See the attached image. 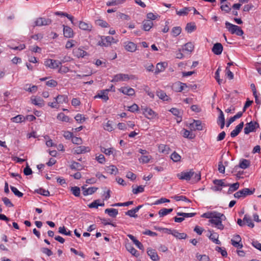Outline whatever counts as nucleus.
<instances>
[{
  "mask_svg": "<svg viewBox=\"0 0 261 261\" xmlns=\"http://www.w3.org/2000/svg\"><path fill=\"white\" fill-rule=\"evenodd\" d=\"M225 24L226 28L231 34H236L239 36H241L244 34L243 31L240 27L233 24L228 21H226Z\"/></svg>",
  "mask_w": 261,
  "mask_h": 261,
  "instance_id": "f257e3e1",
  "label": "nucleus"
},
{
  "mask_svg": "<svg viewBox=\"0 0 261 261\" xmlns=\"http://www.w3.org/2000/svg\"><path fill=\"white\" fill-rule=\"evenodd\" d=\"M135 79V76L134 75H128L124 73H118L115 75L113 79L111 80V82L115 83L120 81H127L130 79L134 80Z\"/></svg>",
  "mask_w": 261,
  "mask_h": 261,
  "instance_id": "f03ea898",
  "label": "nucleus"
},
{
  "mask_svg": "<svg viewBox=\"0 0 261 261\" xmlns=\"http://www.w3.org/2000/svg\"><path fill=\"white\" fill-rule=\"evenodd\" d=\"M141 110L142 113L148 119H152L158 116V114L150 108H148L146 106H141Z\"/></svg>",
  "mask_w": 261,
  "mask_h": 261,
  "instance_id": "7ed1b4c3",
  "label": "nucleus"
},
{
  "mask_svg": "<svg viewBox=\"0 0 261 261\" xmlns=\"http://www.w3.org/2000/svg\"><path fill=\"white\" fill-rule=\"evenodd\" d=\"M259 127V124L255 121H250L246 124V126L244 129V133L246 135L249 134L250 133L254 132L256 128Z\"/></svg>",
  "mask_w": 261,
  "mask_h": 261,
  "instance_id": "20e7f679",
  "label": "nucleus"
},
{
  "mask_svg": "<svg viewBox=\"0 0 261 261\" xmlns=\"http://www.w3.org/2000/svg\"><path fill=\"white\" fill-rule=\"evenodd\" d=\"M253 193V191L250 190L248 188H244L241 190L236 192L233 196L236 198L240 199L241 198H245L248 195H252Z\"/></svg>",
  "mask_w": 261,
  "mask_h": 261,
  "instance_id": "39448f33",
  "label": "nucleus"
},
{
  "mask_svg": "<svg viewBox=\"0 0 261 261\" xmlns=\"http://www.w3.org/2000/svg\"><path fill=\"white\" fill-rule=\"evenodd\" d=\"M194 175L193 169H191L188 171H183L178 174L177 177L179 179L189 181L191 179Z\"/></svg>",
  "mask_w": 261,
  "mask_h": 261,
  "instance_id": "423d86ee",
  "label": "nucleus"
},
{
  "mask_svg": "<svg viewBox=\"0 0 261 261\" xmlns=\"http://www.w3.org/2000/svg\"><path fill=\"white\" fill-rule=\"evenodd\" d=\"M51 23V20L49 18H45L44 17L38 18L34 22V24L33 25V27H41L43 25H48Z\"/></svg>",
  "mask_w": 261,
  "mask_h": 261,
  "instance_id": "0eeeda50",
  "label": "nucleus"
},
{
  "mask_svg": "<svg viewBox=\"0 0 261 261\" xmlns=\"http://www.w3.org/2000/svg\"><path fill=\"white\" fill-rule=\"evenodd\" d=\"M62 62L58 61L53 59H46L44 61V65L46 67L50 68L51 69H56L61 65Z\"/></svg>",
  "mask_w": 261,
  "mask_h": 261,
  "instance_id": "6e6552de",
  "label": "nucleus"
},
{
  "mask_svg": "<svg viewBox=\"0 0 261 261\" xmlns=\"http://www.w3.org/2000/svg\"><path fill=\"white\" fill-rule=\"evenodd\" d=\"M189 127L191 130H201L203 129L202 122L199 120H194L193 122L190 124Z\"/></svg>",
  "mask_w": 261,
  "mask_h": 261,
  "instance_id": "1a4fd4ad",
  "label": "nucleus"
},
{
  "mask_svg": "<svg viewBox=\"0 0 261 261\" xmlns=\"http://www.w3.org/2000/svg\"><path fill=\"white\" fill-rule=\"evenodd\" d=\"M63 34L65 37L70 38L74 36V32L73 30L69 27L63 25Z\"/></svg>",
  "mask_w": 261,
  "mask_h": 261,
  "instance_id": "9d476101",
  "label": "nucleus"
},
{
  "mask_svg": "<svg viewBox=\"0 0 261 261\" xmlns=\"http://www.w3.org/2000/svg\"><path fill=\"white\" fill-rule=\"evenodd\" d=\"M119 91L120 92L122 93L123 94L128 96H133L135 93L134 89L127 87H121L120 89H119Z\"/></svg>",
  "mask_w": 261,
  "mask_h": 261,
  "instance_id": "9b49d317",
  "label": "nucleus"
},
{
  "mask_svg": "<svg viewBox=\"0 0 261 261\" xmlns=\"http://www.w3.org/2000/svg\"><path fill=\"white\" fill-rule=\"evenodd\" d=\"M223 49V47L221 43H216L214 44L212 50L213 53L216 55H219L221 54Z\"/></svg>",
  "mask_w": 261,
  "mask_h": 261,
  "instance_id": "f8f14e48",
  "label": "nucleus"
},
{
  "mask_svg": "<svg viewBox=\"0 0 261 261\" xmlns=\"http://www.w3.org/2000/svg\"><path fill=\"white\" fill-rule=\"evenodd\" d=\"M244 126V122H241L238 125H237L235 128L231 132L230 136L232 138H234L238 136L239 134L241 132Z\"/></svg>",
  "mask_w": 261,
  "mask_h": 261,
  "instance_id": "ddd939ff",
  "label": "nucleus"
},
{
  "mask_svg": "<svg viewBox=\"0 0 261 261\" xmlns=\"http://www.w3.org/2000/svg\"><path fill=\"white\" fill-rule=\"evenodd\" d=\"M108 91L106 90H101L99 93L94 96V98H99L107 101L109 99Z\"/></svg>",
  "mask_w": 261,
  "mask_h": 261,
  "instance_id": "4468645a",
  "label": "nucleus"
},
{
  "mask_svg": "<svg viewBox=\"0 0 261 261\" xmlns=\"http://www.w3.org/2000/svg\"><path fill=\"white\" fill-rule=\"evenodd\" d=\"M167 63L166 62H160L156 64V70L154 72L155 74H158L160 72L164 71L167 66Z\"/></svg>",
  "mask_w": 261,
  "mask_h": 261,
  "instance_id": "2eb2a0df",
  "label": "nucleus"
},
{
  "mask_svg": "<svg viewBox=\"0 0 261 261\" xmlns=\"http://www.w3.org/2000/svg\"><path fill=\"white\" fill-rule=\"evenodd\" d=\"M58 104H63L68 102V97L65 95H58L56 97L54 98Z\"/></svg>",
  "mask_w": 261,
  "mask_h": 261,
  "instance_id": "dca6fc26",
  "label": "nucleus"
},
{
  "mask_svg": "<svg viewBox=\"0 0 261 261\" xmlns=\"http://www.w3.org/2000/svg\"><path fill=\"white\" fill-rule=\"evenodd\" d=\"M125 49L129 52H135L137 50V45L133 42H127L125 43Z\"/></svg>",
  "mask_w": 261,
  "mask_h": 261,
  "instance_id": "f3484780",
  "label": "nucleus"
},
{
  "mask_svg": "<svg viewBox=\"0 0 261 261\" xmlns=\"http://www.w3.org/2000/svg\"><path fill=\"white\" fill-rule=\"evenodd\" d=\"M90 151V148L85 146H77L75 147L74 150V153L76 154L84 153L87 152H89Z\"/></svg>",
  "mask_w": 261,
  "mask_h": 261,
  "instance_id": "a211bd4d",
  "label": "nucleus"
},
{
  "mask_svg": "<svg viewBox=\"0 0 261 261\" xmlns=\"http://www.w3.org/2000/svg\"><path fill=\"white\" fill-rule=\"evenodd\" d=\"M147 254L150 256V258L153 261H159L160 258L157 254V252L154 249H148L147 250Z\"/></svg>",
  "mask_w": 261,
  "mask_h": 261,
  "instance_id": "6ab92c4d",
  "label": "nucleus"
},
{
  "mask_svg": "<svg viewBox=\"0 0 261 261\" xmlns=\"http://www.w3.org/2000/svg\"><path fill=\"white\" fill-rule=\"evenodd\" d=\"M224 219H211L209 220L210 222L216 225L219 229L222 230L224 228V225L222 223V221Z\"/></svg>",
  "mask_w": 261,
  "mask_h": 261,
  "instance_id": "aec40b11",
  "label": "nucleus"
},
{
  "mask_svg": "<svg viewBox=\"0 0 261 261\" xmlns=\"http://www.w3.org/2000/svg\"><path fill=\"white\" fill-rule=\"evenodd\" d=\"M73 54L74 56L80 58V57H84L85 56H87V53L86 51L84 50L81 48H77L73 49Z\"/></svg>",
  "mask_w": 261,
  "mask_h": 261,
  "instance_id": "412c9836",
  "label": "nucleus"
},
{
  "mask_svg": "<svg viewBox=\"0 0 261 261\" xmlns=\"http://www.w3.org/2000/svg\"><path fill=\"white\" fill-rule=\"evenodd\" d=\"M97 190V188L94 187L89 188H86L84 186L82 187L83 194L84 196L91 195L95 192Z\"/></svg>",
  "mask_w": 261,
  "mask_h": 261,
  "instance_id": "4be33fe9",
  "label": "nucleus"
},
{
  "mask_svg": "<svg viewBox=\"0 0 261 261\" xmlns=\"http://www.w3.org/2000/svg\"><path fill=\"white\" fill-rule=\"evenodd\" d=\"M217 109L220 112V114L218 120V123L220 124V128L221 129H223L225 125L224 115L223 114V112L219 108H218Z\"/></svg>",
  "mask_w": 261,
  "mask_h": 261,
  "instance_id": "5701e85b",
  "label": "nucleus"
},
{
  "mask_svg": "<svg viewBox=\"0 0 261 261\" xmlns=\"http://www.w3.org/2000/svg\"><path fill=\"white\" fill-rule=\"evenodd\" d=\"M79 27L80 29L87 31H90L92 28V26L90 23L84 21H80Z\"/></svg>",
  "mask_w": 261,
  "mask_h": 261,
  "instance_id": "b1692460",
  "label": "nucleus"
},
{
  "mask_svg": "<svg viewBox=\"0 0 261 261\" xmlns=\"http://www.w3.org/2000/svg\"><path fill=\"white\" fill-rule=\"evenodd\" d=\"M127 237L133 242V243L136 245V246L140 250H144L143 245L136 239V238L132 234H128Z\"/></svg>",
  "mask_w": 261,
  "mask_h": 261,
  "instance_id": "393cba45",
  "label": "nucleus"
},
{
  "mask_svg": "<svg viewBox=\"0 0 261 261\" xmlns=\"http://www.w3.org/2000/svg\"><path fill=\"white\" fill-rule=\"evenodd\" d=\"M229 189L227 191L228 194H230L234 192V191H237L240 187V184L238 182H237L236 183L233 184H228Z\"/></svg>",
  "mask_w": 261,
  "mask_h": 261,
  "instance_id": "a878e982",
  "label": "nucleus"
},
{
  "mask_svg": "<svg viewBox=\"0 0 261 261\" xmlns=\"http://www.w3.org/2000/svg\"><path fill=\"white\" fill-rule=\"evenodd\" d=\"M192 10L191 7H184L180 10H176V14L179 16H187Z\"/></svg>",
  "mask_w": 261,
  "mask_h": 261,
  "instance_id": "bb28decb",
  "label": "nucleus"
},
{
  "mask_svg": "<svg viewBox=\"0 0 261 261\" xmlns=\"http://www.w3.org/2000/svg\"><path fill=\"white\" fill-rule=\"evenodd\" d=\"M153 23L150 20H145L143 21V29L145 31H148L153 27Z\"/></svg>",
  "mask_w": 261,
  "mask_h": 261,
  "instance_id": "cd10ccee",
  "label": "nucleus"
},
{
  "mask_svg": "<svg viewBox=\"0 0 261 261\" xmlns=\"http://www.w3.org/2000/svg\"><path fill=\"white\" fill-rule=\"evenodd\" d=\"M250 166V161L246 159H243L240 162L239 166H236L234 168L237 169L238 168H241L245 169L247 168Z\"/></svg>",
  "mask_w": 261,
  "mask_h": 261,
  "instance_id": "c85d7f7f",
  "label": "nucleus"
},
{
  "mask_svg": "<svg viewBox=\"0 0 261 261\" xmlns=\"http://www.w3.org/2000/svg\"><path fill=\"white\" fill-rule=\"evenodd\" d=\"M156 95L159 98L164 101H168L170 100V97L167 95L166 93L162 91L159 90L156 92Z\"/></svg>",
  "mask_w": 261,
  "mask_h": 261,
  "instance_id": "c756f323",
  "label": "nucleus"
},
{
  "mask_svg": "<svg viewBox=\"0 0 261 261\" xmlns=\"http://www.w3.org/2000/svg\"><path fill=\"white\" fill-rule=\"evenodd\" d=\"M105 213L108 214L110 217L115 218L118 214V210L115 208H107L105 211Z\"/></svg>",
  "mask_w": 261,
  "mask_h": 261,
  "instance_id": "7c9ffc66",
  "label": "nucleus"
},
{
  "mask_svg": "<svg viewBox=\"0 0 261 261\" xmlns=\"http://www.w3.org/2000/svg\"><path fill=\"white\" fill-rule=\"evenodd\" d=\"M158 149L160 152L168 154L170 151L169 147L165 144H160L158 147Z\"/></svg>",
  "mask_w": 261,
  "mask_h": 261,
  "instance_id": "2f4dec72",
  "label": "nucleus"
},
{
  "mask_svg": "<svg viewBox=\"0 0 261 261\" xmlns=\"http://www.w3.org/2000/svg\"><path fill=\"white\" fill-rule=\"evenodd\" d=\"M55 15H58V16L66 17L68 19H69L71 21V23L73 24H74V22L73 21V17L72 16L68 14V13L63 12H61V11H57V12H55Z\"/></svg>",
  "mask_w": 261,
  "mask_h": 261,
  "instance_id": "473e14b6",
  "label": "nucleus"
},
{
  "mask_svg": "<svg viewBox=\"0 0 261 261\" xmlns=\"http://www.w3.org/2000/svg\"><path fill=\"white\" fill-rule=\"evenodd\" d=\"M172 235L178 239H185L187 235L185 233H179L176 230H174V231L172 232Z\"/></svg>",
  "mask_w": 261,
  "mask_h": 261,
  "instance_id": "72a5a7b5",
  "label": "nucleus"
},
{
  "mask_svg": "<svg viewBox=\"0 0 261 261\" xmlns=\"http://www.w3.org/2000/svg\"><path fill=\"white\" fill-rule=\"evenodd\" d=\"M219 235L217 233H213L209 236V239L216 244L220 245L221 242L218 240Z\"/></svg>",
  "mask_w": 261,
  "mask_h": 261,
  "instance_id": "f704fd0d",
  "label": "nucleus"
},
{
  "mask_svg": "<svg viewBox=\"0 0 261 261\" xmlns=\"http://www.w3.org/2000/svg\"><path fill=\"white\" fill-rule=\"evenodd\" d=\"M32 102L34 105L38 106L40 107H42L44 106V100L40 97H35L33 99L32 98Z\"/></svg>",
  "mask_w": 261,
  "mask_h": 261,
  "instance_id": "c9c22d12",
  "label": "nucleus"
},
{
  "mask_svg": "<svg viewBox=\"0 0 261 261\" xmlns=\"http://www.w3.org/2000/svg\"><path fill=\"white\" fill-rule=\"evenodd\" d=\"M173 211V208H163L159 211V215L160 217H164Z\"/></svg>",
  "mask_w": 261,
  "mask_h": 261,
  "instance_id": "e433bc0d",
  "label": "nucleus"
},
{
  "mask_svg": "<svg viewBox=\"0 0 261 261\" xmlns=\"http://www.w3.org/2000/svg\"><path fill=\"white\" fill-rule=\"evenodd\" d=\"M126 248L127 250L129 251L132 255L136 257L139 256L138 251L136 249H135L131 245H127L126 246Z\"/></svg>",
  "mask_w": 261,
  "mask_h": 261,
  "instance_id": "4c0bfd02",
  "label": "nucleus"
},
{
  "mask_svg": "<svg viewBox=\"0 0 261 261\" xmlns=\"http://www.w3.org/2000/svg\"><path fill=\"white\" fill-rule=\"evenodd\" d=\"M213 183L216 186H220L221 188L222 187H226L229 186L228 184L225 182L224 179H215L213 180Z\"/></svg>",
  "mask_w": 261,
  "mask_h": 261,
  "instance_id": "58836bf2",
  "label": "nucleus"
},
{
  "mask_svg": "<svg viewBox=\"0 0 261 261\" xmlns=\"http://www.w3.org/2000/svg\"><path fill=\"white\" fill-rule=\"evenodd\" d=\"M180 82L175 83L172 85V89L176 92H181L183 90V88L181 86H180Z\"/></svg>",
  "mask_w": 261,
  "mask_h": 261,
  "instance_id": "ea45409f",
  "label": "nucleus"
},
{
  "mask_svg": "<svg viewBox=\"0 0 261 261\" xmlns=\"http://www.w3.org/2000/svg\"><path fill=\"white\" fill-rule=\"evenodd\" d=\"M25 117L22 115H18L11 119L12 122L15 123H20L25 120Z\"/></svg>",
  "mask_w": 261,
  "mask_h": 261,
  "instance_id": "a19ab883",
  "label": "nucleus"
},
{
  "mask_svg": "<svg viewBox=\"0 0 261 261\" xmlns=\"http://www.w3.org/2000/svg\"><path fill=\"white\" fill-rule=\"evenodd\" d=\"M105 205L104 202L99 203V200H96L92 202L91 203L89 204L90 208H98V206H103Z\"/></svg>",
  "mask_w": 261,
  "mask_h": 261,
  "instance_id": "79ce46f5",
  "label": "nucleus"
},
{
  "mask_svg": "<svg viewBox=\"0 0 261 261\" xmlns=\"http://www.w3.org/2000/svg\"><path fill=\"white\" fill-rule=\"evenodd\" d=\"M212 216V219H219L224 220L226 219L225 216L223 214L218 213L217 212H213Z\"/></svg>",
  "mask_w": 261,
  "mask_h": 261,
  "instance_id": "37998d69",
  "label": "nucleus"
},
{
  "mask_svg": "<svg viewBox=\"0 0 261 261\" xmlns=\"http://www.w3.org/2000/svg\"><path fill=\"white\" fill-rule=\"evenodd\" d=\"M172 198L174 199L175 200L178 201H185L186 202H190L191 200H189L188 198H187L185 196H178V195H175L174 196L171 197Z\"/></svg>",
  "mask_w": 261,
  "mask_h": 261,
  "instance_id": "c03bdc74",
  "label": "nucleus"
},
{
  "mask_svg": "<svg viewBox=\"0 0 261 261\" xmlns=\"http://www.w3.org/2000/svg\"><path fill=\"white\" fill-rule=\"evenodd\" d=\"M57 119L64 122H69L70 120L69 117L65 115L63 113H59L57 116Z\"/></svg>",
  "mask_w": 261,
  "mask_h": 261,
  "instance_id": "a18cd8bd",
  "label": "nucleus"
},
{
  "mask_svg": "<svg viewBox=\"0 0 261 261\" xmlns=\"http://www.w3.org/2000/svg\"><path fill=\"white\" fill-rule=\"evenodd\" d=\"M181 31V29L180 27H173L171 31V34L174 37H176L179 35Z\"/></svg>",
  "mask_w": 261,
  "mask_h": 261,
  "instance_id": "49530a36",
  "label": "nucleus"
},
{
  "mask_svg": "<svg viewBox=\"0 0 261 261\" xmlns=\"http://www.w3.org/2000/svg\"><path fill=\"white\" fill-rule=\"evenodd\" d=\"M35 192L44 196H48L50 195L49 192L48 190H45L42 188H39L35 190Z\"/></svg>",
  "mask_w": 261,
  "mask_h": 261,
  "instance_id": "de8ad7c7",
  "label": "nucleus"
},
{
  "mask_svg": "<svg viewBox=\"0 0 261 261\" xmlns=\"http://www.w3.org/2000/svg\"><path fill=\"white\" fill-rule=\"evenodd\" d=\"M70 168L72 170H80L82 169V166L79 163L73 162L70 165Z\"/></svg>",
  "mask_w": 261,
  "mask_h": 261,
  "instance_id": "09e8293b",
  "label": "nucleus"
},
{
  "mask_svg": "<svg viewBox=\"0 0 261 261\" xmlns=\"http://www.w3.org/2000/svg\"><path fill=\"white\" fill-rule=\"evenodd\" d=\"M183 131L184 133L182 136L184 137L190 139H193V138H194L195 135L191 133V132H190L189 130L184 129Z\"/></svg>",
  "mask_w": 261,
  "mask_h": 261,
  "instance_id": "8fccbe9b",
  "label": "nucleus"
},
{
  "mask_svg": "<svg viewBox=\"0 0 261 261\" xmlns=\"http://www.w3.org/2000/svg\"><path fill=\"white\" fill-rule=\"evenodd\" d=\"M243 220L247 224V225L249 227H250L251 228H253L254 226V225L253 223L252 222L251 219L250 218V217L248 216L247 215H245L244 216Z\"/></svg>",
  "mask_w": 261,
  "mask_h": 261,
  "instance_id": "3c124183",
  "label": "nucleus"
},
{
  "mask_svg": "<svg viewBox=\"0 0 261 261\" xmlns=\"http://www.w3.org/2000/svg\"><path fill=\"white\" fill-rule=\"evenodd\" d=\"M196 29V25L194 23H188L186 27V30L188 33H192Z\"/></svg>",
  "mask_w": 261,
  "mask_h": 261,
  "instance_id": "603ef678",
  "label": "nucleus"
},
{
  "mask_svg": "<svg viewBox=\"0 0 261 261\" xmlns=\"http://www.w3.org/2000/svg\"><path fill=\"white\" fill-rule=\"evenodd\" d=\"M103 128L109 132H111L114 129V127L112 125V121L110 120L108 121L107 123L103 124Z\"/></svg>",
  "mask_w": 261,
  "mask_h": 261,
  "instance_id": "864d4df0",
  "label": "nucleus"
},
{
  "mask_svg": "<svg viewBox=\"0 0 261 261\" xmlns=\"http://www.w3.org/2000/svg\"><path fill=\"white\" fill-rule=\"evenodd\" d=\"M171 159L174 162H177L180 161L181 156L176 152L174 151L171 155Z\"/></svg>",
  "mask_w": 261,
  "mask_h": 261,
  "instance_id": "5fc2aeb1",
  "label": "nucleus"
},
{
  "mask_svg": "<svg viewBox=\"0 0 261 261\" xmlns=\"http://www.w3.org/2000/svg\"><path fill=\"white\" fill-rule=\"evenodd\" d=\"M152 157L150 155H142L139 160L140 163H147L151 159Z\"/></svg>",
  "mask_w": 261,
  "mask_h": 261,
  "instance_id": "6e6d98bb",
  "label": "nucleus"
},
{
  "mask_svg": "<svg viewBox=\"0 0 261 261\" xmlns=\"http://www.w3.org/2000/svg\"><path fill=\"white\" fill-rule=\"evenodd\" d=\"M194 176L191 178L193 182H197L201 179V174L200 172H195L194 171Z\"/></svg>",
  "mask_w": 261,
  "mask_h": 261,
  "instance_id": "4d7b16f0",
  "label": "nucleus"
},
{
  "mask_svg": "<svg viewBox=\"0 0 261 261\" xmlns=\"http://www.w3.org/2000/svg\"><path fill=\"white\" fill-rule=\"evenodd\" d=\"M58 232L61 234H64L66 236H70L71 235V231L70 230L67 231L64 226L60 227L59 228Z\"/></svg>",
  "mask_w": 261,
  "mask_h": 261,
  "instance_id": "13d9d810",
  "label": "nucleus"
},
{
  "mask_svg": "<svg viewBox=\"0 0 261 261\" xmlns=\"http://www.w3.org/2000/svg\"><path fill=\"white\" fill-rule=\"evenodd\" d=\"M194 49V45L191 42H188L185 45L183 50L192 52Z\"/></svg>",
  "mask_w": 261,
  "mask_h": 261,
  "instance_id": "bf43d9fd",
  "label": "nucleus"
},
{
  "mask_svg": "<svg viewBox=\"0 0 261 261\" xmlns=\"http://www.w3.org/2000/svg\"><path fill=\"white\" fill-rule=\"evenodd\" d=\"M96 24L97 25L100 26L102 28H108L109 27V24L106 21L98 19L96 21Z\"/></svg>",
  "mask_w": 261,
  "mask_h": 261,
  "instance_id": "052dcab7",
  "label": "nucleus"
},
{
  "mask_svg": "<svg viewBox=\"0 0 261 261\" xmlns=\"http://www.w3.org/2000/svg\"><path fill=\"white\" fill-rule=\"evenodd\" d=\"M10 189L11 191L13 192V193L16 195V196L18 197H22L23 195V194L21 193V192L19 191L18 189L13 187V186H10Z\"/></svg>",
  "mask_w": 261,
  "mask_h": 261,
  "instance_id": "680f3d73",
  "label": "nucleus"
},
{
  "mask_svg": "<svg viewBox=\"0 0 261 261\" xmlns=\"http://www.w3.org/2000/svg\"><path fill=\"white\" fill-rule=\"evenodd\" d=\"M100 150L106 155H110L113 153L114 149L113 148H106L101 147Z\"/></svg>",
  "mask_w": 261,
  "mask_h": 261,
  "instance_id": "e2e57ef3",
  "label": "nucleus"
},
{
  "mask_svg": "<svg viewBox=\"0 0 261 261\" xmlns=\"http://www.w3.org/2000/svg\"><path fill=\"white\" fill-rule=\"evenodd\" d=\"M71 191L72 193L76 197H79L80 195V189L77 187H71Z\"/></svg>",
  "mask_w": 261,
  "mask_h": 261,
  "instance_id": "0e129e2a",
  "label": "nucleus"
},
{
  "mask_svg": "<svg viewBox=\"0 0 261 261\" xmlns=\"http://www.w3.org/2000/svg\"><path fill=\"white\" fill-rule=\"evenodd\" d=\"M144 187L142 186H140L137 187L136 188H133L132 192L134 194H138L139 193L144 192Z\"/></svg>",
  "mask_w": 261,
  "mask_h": 261,
  "instance_id": "69168bd1",
  "label": "nucleus"
},
{
  "mask_svg": "<svg viewBox=\"0 0 261 261\" xmlns=\"http://www.w3.org/2000/svg\"><path fill=\"white\" fill-rule=\"evenodd\" d=\"M197 258L199 259L200 261H210V258L208 256L204 254V255H196Z\"/></svg>",
  "mask_w": 261,
  "mask_h": 261,
  "instance_id": "338daca9",
  "label": "nucleus"
},
{
  "mask_svg": "<svg viewBox=\"0 0 261 261\" xmlns=\"http://www.w3.org/2000/svg\"><path fill=\"white\" fill-rule=\"evenodd\" d=\"M75 120L80 123H82L85 121V117L83 116V115L78 114L75 116Z\"/></svg>",
  "mask_w": 261,
  "mask_h": 261,
  "instance_id": "774afa93",
  "label": "nucleus"
}]
</instances>
